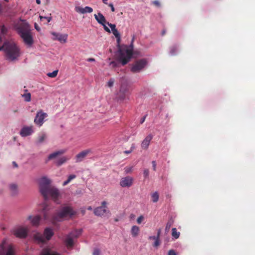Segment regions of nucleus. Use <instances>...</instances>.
Masks as SVG:
<instances>
[{"mask_svg": "<svg viewBox=\"0 0 255 255\" xmlns=\"http://www.w3.org/2000/svg\"><path fill=\"white\" fill-rule=\"evenodd\" d=\"M75 213V211L69 206L62 207L54 214H52L50 207L47 204H44L42 209L44 220L46 221L51 222L54 225L57 222L63 221L67 217H72Z\"/></svg>", "mask_w": 255, "mask_h": 255, "instance_id": "1", "label": "nucleus"}, {"mask_svg": "<svg viewBox=\"0 0 255 255\" xmlns=\"http://www.w3.org/2000/svg\"><path fill=\"white\" fill-rule=\"evenodd\" d=\"M51 181L46 177H42L39 180V189L44 200L51 198L56 204H59L60 193L58 189L50 185Z\"/></svg>", "mask_w": 255, "mask_h": 255, "instance_id": "2", "label": "nucleus"}, {"mask_svg": "<svg viewBox=\"0 0 255 255\" xmlns=\"http://www.w3.org/2000/svg\"><path fill=\"white\" fill-rule=\"evenodd\" d=\"M134 36L132 37L130 45H125L120 48L116 53L117 61L110 62L109 65L112 67H117L120 64L122 65L127 64L130 60L132 56L133 42Z\"/></svg>", "mask_w": 255, "mask_h": 255, "instance_id": "3", "label": "nucleus"}, {"mask_svg": "<svg viewBox=\"0 0 255 255\" xmlns=\"http://www.w3.org/2000/svg\"><path fill=\"white\" fill-rule=\"evenodd\" d=\"M3 51L6 59L12 62L17 60L20 56L19 49L12 40H6L0 46V51Z\"/></svg>", "mask_w": 255, "mask_h": 255, "instance_id": "4", "label": "nucleus"}, {"mask_svg": "<svg viewBox=\"0 0 255 255\" xmlns=\"http://www.w3.org/2000/svg\"><path fill=\"white\" fill-rule=\"evenodd\" d=\"M15 29L24 43L28 47L31 46L33 43V39L31 34L29 25L22 20L15 26Z\"/></svg>", "mask_w": 255, "mask_h": 255, "instance_id": "5", "label": "nucleus"}, {"mask_svg": "<svg viewBox=\"0 0 255 255\" xmlns=\"http://www.w3.org/2000/svg\"><path fill=\"white\" fill-rule=\"evenodd\" d=\"M54 233L50 228H46L42 235L39 233H36L33 235L34 240L39 244H43L49 241L53 236Z\"/></svg>", "mask_w": 255, "mask_h": 255, "instance_id": "6", "label": "nucleus"}, {"mask_svg": "<svg viewBox=\"0 0 255 255\" xmlns=\"http://www.w3.org/2000/svg\"><path fill=\"white\" fill-rule=\"evenodd\" d=\"M0 255H14V251L12 246L7 244V240H3L0 244Z\"/></svg>", "mask_w": 255, "mask_h": 255, "instance_id": "7", "label": "nucleus"}, {"mask_svg": "<svg viewBox=\"0 0 255 255\" xmlns=\"http://www.w3.org/2000/svg\"><path fill=\"white\" fill-rule=\"evenodd\" d=\"M11 232L17 238H25L27 236L28 228L23 226H18L13 228Z\"/></svg>", "mask_w": 255, "mask_h": 255, "instance_id": "8", "label": "nucleus"}, {"mask_svg": "<svg viewBox=\"0 0 255 255\" xmlns=\"http://www.w3.org/2000/svg\"><path fill=\"white\" fill-rule=\"evenodd\" d=\"M147 64V61L145 59L136 60L132 65L131 71L134 73L139 72L144 69Z\"/></svg>", "mask_w": 255, "mask_h": 255, "instance_id": "9", "label": "nucleus"}, {"mask_svg": "<svg viewBox=\"0 0 255 255\" xmlns=\"http://www.w3.org/2000/svg\"><path fill=\"white\" fill-rule=\"evenodd\" d=\"M101 204V206L96 208L94 210V213L97 216H102L107 212H109V211L107 210V202L105 201H103Z\"/></svg>", "mask_w": 255, "mask_h": 255, "instance_id": "10", "label": "nucleus"}, {"mask_svg": "<svg viewBox=\"0 0 255 255\" xmlns=\"http://www.w3.org/2000/svg\"><path fill=\"white\" fill-rule=\"evenodd\" d=\"M51 33L53 36L52 39L53 40H57L63 43L67 42L68 38V35L67 34H61L56 32H52Z\"/></svg>", "mask_w": 255, "mask_h": 255, "instance_id": "11", "label": "nucleus"}, {"mask_svg": "<svg viewBox=\"0 0 255 255\" xmlns=\"http://www.w3.org/2000/svg\"><path fill=\"white\" fill-rule=\"evenodd\" d=\"M47 116V114L43 112L41 110L38 111L34 120V123L39 126H42L44 122V119Z\"/></svg>", "mask_w": 255, "mask_h": 255, "instance_id": "12", "label": "nucleus"}, {"mask_svg": "<svg viewBox=\"0 0 255 255\" xmlns=\"http://www.w3.org/2000/svg\"><path fill=\"white\" fill-rule=\"evenodd\" d=\"M128 85L126 83H124L122 84L119 93H118V97L121 100H124L128 95Z\"/></svg>", "mask_w": 255, "mask_h": 255, "instance_id": "13", "label": "nucleus"}, {"mask_svg": "<svg viewBox=\"0 0 255 255\" xmlns=\"http://www.w3.org/2000/svg\"><path fill=\"white\" fill-rule=\"evenodd\" d=\"M133 179L130 176L122 178L120 182V185L122 187H129L133 184Z\"/></svg>", "mask_w": 255, "mask_h": 255, "instance_id": "14", "label": "nucleus"}, {"mask_svg": "<svg viewBox=\"0 0 255 255\" xmlns=\"http://www.w3.org/2000/svg\"><path fill=\"white\" fill-rule=\"evenodd\" d=\"M153 138V135L151 134H149L145 138L142 140L141 143V147L143 149H147L148 148L151 140Z\"/></svg>", "mask_w": 255, "mask_h": 255, "instance_id": "15", "label": "nucleus"}, {"mask_svg": "<svg viewBox=\"0 0 255 255\" xmlns=\"http://www.w3.org/2000/svg\"><path fill=\"white\" fill-rule=\"evenodd\" d=\"M74 238L72 235L69 233L67 235L64 240V243L68 248H71L74 245Z\"/></svg>", "mask_w": 255, "mask_h": 255, "instance_id": "16", "label": "nucleus"}, {"mask_svg": "<svg viewBox=\"0 0 255 255\" xmlns=\"http://www.w3.org/2000/svg\"><path fill=\"white\" fill-rule=\"evenodd\" d=\"M91 152L90 149H87L82 151L79 153L76 156V162H79L83 160V159Z\"/></svg>", "mask_w": 255, "mask_h": 255, "instance_id": "17", "label": "nucleus"}, {"mask_svg": "<svg viewBox=\"0 0 255 255\" xmlns=\"http://www.w3.org/2000/svg\"><path fill=\"white\" fill-rule=\"evenodd\" d=\"M75 10L76 12L82 14L86 13H91L93 11V8L88 6H85V7L76 6Z\"/></svg>", "mask_w": 255, "mask_h": 255, "instance_id": "18", "label": "nucleus"}, {"mask_svg": "<svg viewBox=\"0 0 255 255\" xmlns=\"http://www.w3.org/2000/svg\"><path fill=\"white\" fill-rule=\"evenodd\" d=\"M33 131L32 127H23L20 131V134L21 136L25 137L30 135L33 133Z\"/></svg>", "mask_w": 255, "mask_h": 255, "instance_id": "19", "label": "nucleus"}, {"mask_svg": "<svg viewBox=\"0 0 255 255\" xmlns=\"http://www.w3.org/2000/svg\"><path fill=\"white\" fill-rule=\"evenodd\" d=\"M40 219L41 218L39 215H36L33 217L30 215L27 218V219L30 220V223L32 225L34 226H38Z\"/></svg>", "mask_w": 255, "mask_h": 255, "instance_id": "20", "label": "nucleus"}, {"mask_svg": "<svg viewBox=\"0 0 255 255\" xmlns=\"http://www.w3.org/2000/svg\"><path fill=\"white\" fill-rule=\"evenodd\" d=\"M47 138V134L44 132H40L37 137V139L36 141V144L37 145H40L43 143Z\"/></svg>", "mask_w": 255, "mask_h": 255, "instance_id": "21", "label": "nucleus"}, {"mask_svg": "<svg viewBox=\"0 0 255 255\" xmlns=\"http://www.w3.org/2000/svg\"><path fill=\"white\" fill-rule=\"evenodd\" d=\"M94 17L97 21L101 25L108 22L104 16L101 12H98V14H95Z\"/></svg>", "mask_w": 255, "mask_h": 255, "instance_id": "22", "label": "nucleus"}, {"mask_svg": "<svg viewBox=\"0 0 255 255\" xmlns=\"http://www.w3.org/2000/svg\"><path fill=\"white\" fill-rule=\"evenodd\" d=\"M40 255H60L57 253L52 251L49 248H46L42 250Z\"/></svg>", "mask_w": 255, "mask_h": 255, "instance_id": "23", "label": "nucleus"}, {"mask_svg": "<svg viewBox=\"0 0 255 255\" xmlns=\"http://www.w3.org/2000/svg\"><path fill=\"white\" fill-rule=\"evenodd\" d=\"M64 152V150H58L50 154L47 157V159L46 160V162H47L49 160L56 158L58 155L63 154Z\"/></svg>", "mask_w": 255, "mask_h": 255, "instance_id": "24", "label": "nucleus"}, {"mask_svg": "<svg viewBox=\"0 0 255 255\" xmlns=\"http://www.w3.org/2000/svg\"><path fill=\"white\" fill-rule=\"evenodd\" d=\"M10 194L12 196H16L18 194L17 186L16 184L12 183L9 185Z\"/></svg>", "mask_w": 255, "mask_h": 255, "instance_id": "25", "label": "nucleus"}, {"mask_svg": "<svg viewBox=\"0 0 255 255\" xmlns=\"http://www.w3.org/2000/svg\"><path fill=\"white\" fill-rule=\"evenodd\" d=\"M130 233L133 238H136L139 233V228L136 225L132 226Z\"/></svg>", "mask_w": 255, "mask_h": 255, "instance_id": "26", "label": "nucleus"}, {"mask_svg": "<svg viewBox=\"0 0 255 255\" xmlns=\"http://www.w3.org/2000/svg\"><path fill=\"white\" fill-rule=\"evenodd\" d=\"M173 222H174V221L171 218L168 221V222L166 224V227H165V232L166 234H167L169 232L170 228L172 226V225H173Z\"/></svg>", "mask_w": 255, "mask_h": 255, "instance_id": "27", "label": "nucleus"}, {"mask_svg": "<svg viewBox=\"0 0 255 255\" xmlns=\"http://www.w3.org/2000/svg\"><path fill=\"white\" fill-rule=\"evenodd\" d=\"M180 234V232H177L176 228H172L171 235L173 239H177L179 238Z\"/></svg>", "mask_w": 255, "mask_h": 255, "instance_id": "28", "label": "nucleus"}, {"mask_svg": "<svg viewBox=\"0 0 255 255\" xmlns=\"http://www.w3.org/2000/svg\"><path fill=\"white\" fill-rule=\"evenodd\" d=\"M82 229H79V230H75L70 233L72 235V236L73 237V238H77L78 237H79L82 233Z\"/></svg>", "mask_w": 255, "mask_h": 255, "instance_id": "29", "label": "nucleus"}, {"mask_svg": "<svg viewBox=\"0 0 255 255\" xmlns=\"http://www.w3.org/2000/svg\"><path fill=\"white\" fill-rule=\"evenodd\" d=\"M178 51V47L177 45H174L170 47L169 54L172 55H175Z\"/></svg>", "mask_w": 255, "mask_h": 255, "instance_id": "30", "label": "nucleus"}, {"mask_svg": "<svg viewBox=\"0 0 255 255\" xmlns=\"http://www.w3.org/2000/svg\"><path fill=\"white\" fill-rule=\"evenodd\" d=\"M76 177V175L74 174L70 175L68 176V179L63 183V186H64L67 185L72 180L75 179Z\"/></svg>", "mask_w": 255, "mask_h": 255, "instance_id": "31", "label": "nucleus"}, {"mask_svg": "<svg viewBox=\"0 0 255 255\" xmlns=\"http://www.w3.org/2000/svg\"><path fill=\"white\" fill-rule=\"evenodd\" d=\"M152 201L154 203H156L158 201L159 194L157 192H155L151 194Z\"/></svg>", "mask_w": 255, "mask_h": 255, "instance_id": "32", "label": "nucleus"}, {"mask_svg": "<svg viewBox=\"0 0 255 255\" xmlns=\"http://www.w3.org/2000/svg\"><path fill=\"white\" fill-rule=\"evenodd\" d=\"M67 160V158L66 157H62L61 158L59 159L56 162V164L58 166H61L62 164H63L64 163H65Z\"/></svg>", "mask_w": 255, "mask_h": 255, "instance_id": "33", "label": "nucleus"}, {"mask_svg": "<svg viewBox=\"0 0 255 255\" xmlns=\"http://www.w3.org/2000/svg\"><path fill=\"white\" fill-rule=\"evenodd\" d=\"M22 97L25 102H30L31 100V95L29 93L23 94L22 95Z\"/></svg>", "mask_w": 255, "mask_h": 255, "instance_id": "34", "label": "nucleus"}, {"mask_svg": "<svg viewBox=\"0 0 255 255\" xmlns=\"http://www.w3.org/2000/svg\"><path fill=\"white\" fill-rule=\"evenodd\" d=\"M58 72V70H54L52 72L47 73V75L50 78H54L57 75Z\"/></svg>", "mask_w": 255, "mask_h": 255, "instance_id": "35", "label": "nucleus"}, {"mask_svg": "<svg viewBox=\"0 0 255 255\" xmlns=\"http://www.w3.org/2000/svg\"><path fill=\"white\" fill-rule=\"evenodd\" d=\"M39 18L41 21L43 19L46 20L47 22H49L52 19V17L51 16H43L41 15H39Z\"/></svg>", "mask_w": 255, "mask_h": 255, "instance_id": "36", "label": "nucleus"}, {"mask_svg": "<svg viewBox=\"0 0 255 255\" xmlns=\"http://www.w3.org/2000/svg\"><path fill=\"white\" fill-rule=\"evenodd\" d=\"M107 24L110 27V28H111L112 31H113L114 30H117V29L116 28V25L115 24H112V23H110L109 22H108L107 23Z\"/></svg>", "mask_w": 255, "mask_h": 255, "instance_id": "37", "label": "nucleus"}, {"mask_svg": "<svg viewBox=\"0 0 255 255\" xmlns=\"http://www.w3.org/2000/svg\"><path fill=\"white\" fill-rule=\"evenodd\" d=\"M133 167L132 166L128 167L127 166L125 168V172L126 173H130L132 171Z\"/></svg>", "mask_w": 255, "mask_h": 255, "instance_id": "38", "label": "nucleus"}, {"mask_svg": "<svg viewBox=\"0 0 255 255\" xmlns=\"http://www.w3.org/2000/svg\"><path fill=\"white\" fill-rule=\"evenodd\" d=\"M6 30H7L6 28L5 27V26L4 25H1L0 26V31H1V34L2 35L5 34Z\"/></svg>", "mask_w": 255, "mask_h": 255, "instance_id": "39", "label": "nucleus"}, {"mask_svg": "<svg viewBox=\"0 0 255 255\" xmlns=\"http://www.w3.org/2000/svg\"><path fill=\"white\" fill-rule=\"evenodd\" d=\"M143 176L146 178L149 176V170L148 169H144L143 170Z\"/></svg>", "mask_w": 255, "mask_h": 255, "instance_id": "40", "label": "nucleus"}, {"mask_svg": "<svg viewBox=\"0 0 255 255\" xmlns=\"http://www.w3.org/2000/svg\"><path fill=\"white\" fill-rule=\"evenodd\" d=\"M117 39V46L118 47V50L123 47L124 46V45H123L122 46L120 47V41H121V36L119 37H117L116 38ZM125 45H124L125 46Z\"/></svg>", "mask_w": 255, "mask_h": 255, "instance_id": "41", "label": "nucleus"}, {"mask_svg": "<svg viewBox=\"0 0 255 255\" xmlns=\"http://www.w3.org/2000/svg\"><path fill=\"white\" fill-rule=\"evenodd\" d=\"M144 217L143 216L141 215L137 219V223L138 224H140L141 223L142 221L143 220Z\"/></svg>", "mask_w": 255, "mask_h": 255, "instance_id": "42", "label": "nucleus"}, {"mask_svg": "<svg viewBox=\"0 0 255 255\" xmlns=\"http://www.w3.org/2000/svg\"><path fill=\"white\" fill-rule=\"evenodd\" d=\"M112 33L114 35V36L116 37V38L121 36L120 34L117 29L112 31Z\"/></svg>", "mask_w": 255, "mask_h": 255, "instance_id": "43", "label": "nucleus"}, {"mask_svg": "<svg viewBox=\"0 0 255 255\" xmlns=\"http://www.w3.org/2000/svg\"><path fill=\"white\" fill-rule=\"evenodd\" d=\"M102 25L103 26V28L106 31L111 33V30L106 26V23H104Z\"/></svg>", "mask_w": 255, "mask_h": 255, "instance_id": "44", "label": "nucleus"}, {"mask_svg": "<svg viewBox=\"0 0 255 255\" xmlns=\"http://www.w3.org/2000/svg\"><path fill=\"white\" fill-rule=\"evenodd\" d=\"M160 245V242H159V239H157V240H155V242L153 244V246L157 247Z\"/></svg>", "mask_w": 255, "mask_h": 255, "instance_id": "45", "label": "nucleus"}, {"mask_svg": "<svg viewBox=\"0 0 255 255\" xmlns=\"http://www.w3.org/2000/svg\"><path fill=\"white\" fill-rule=\"evenodd\" d=\"M168 255H177V254L174 250H170L168 252Z\"/></svg>", "mask_w": 255, "mask_h": 255, "instance_id": "46", "label": "nucleus"}, {"mask_svg": "<svg viewBox=\"0 0 255 255\" xmlns=\"http://www.w3.org/2000/svg\"><path fill=\"white\" fill-rule=\"evenodd\" d=\"M100 250L98 249L94 250V252L93 253V255H100Z\"/></svg>", "mask_w": 255, "mask_h": 255, "instance_id": "47", "label": "nucleus"}, {"mask_svg": "<svg viewBox=\"0 0 255 255\" xmlns=\"http://www.w3.org/2000/svg\"><path fill=\"white\" fill-rule=\"evenodd\" d=\"M152 164L153 170L154 171H155L156 170V163L155 161H152Z\"/></svg>", "mask_w": 255, "mask_h": 255, "instance_id": "48", "label": "nucleus"}, {"mask_svg": "<svg viewBox=\"0 0 255 255\" xmlns=\"http://www.w3.org/2000/svg\"><path fill=\"white\" fill-rule=\"evenodd\" d=\"M108 5L111 7L112 11H113V12L115 11V9L113 4L112 3H110Z\"/></svg>", "mask_w": 255, "mask_h": 255, "instance_id": "49", "label": "nucleus"}, {"mask_svg": "<svg viewBox=\"0 0 255 255\" xmlns=\"http://www.w3.org/2000/svg\"><path fill=\"white\" fill-rule=\"evenodd\" d=\"M113 81H109V82H108V86L109 87H112L113 86Z\"/></svg>", "mask_w": 255, "mask_h": 255, "instance_id": "50", "label": "nucleus"}, {"mask_svg": "<svg viewBox=\"0 0 255 255\" xmlns=\"http://www.w3.org/2000/svg\"><path fill=\"white\" fill-rule=\"evenodd\" d=\"M157 239H158V237H156V236H150L149 237V240H157Z\"/></svg>", "mask_w": 255, "mask_h": 255, "instance_id": "51", "label": "nucleus"}, {"mask_svg": "<svg viewBox=\"0 0 255 255\" xmlns=\"http://www.w3.org/2000/svg\"><path fill=\"white\" fill-rule=\"evenodd\" d=\"M34 27L37 30V31H40V28L37 25V24L36 23H35L34 24Z\"/></svg>", "mask_w": 255, "mask_h": 255, "instance_id": "52", "label": "nucleus"}, {"mask_svg": "<svg viewBox=\"0 0 255 255\" xmlns=\"http://www.w3.org/2000/svg\"><path fill=\"white\" fill-rule=\"evenodd\" d=\"M161 229H159V230H158L157 231V236L156 237H158V239H159L160 238V234H161Z\"/></svg>", "mask_w": 255, "mask_h": 255, "instance_id": "53", "label": "nucleus"}, {"mask_svg": "<svg viewBox=\"0 0 255 255\" xmlns=\"http://www.w3.org/2000/svg\"><path fill=\"white\" fill-rule=\"evenodd\" d=\"M146 115H145V116H144V117H143V118L140 120V124H142V123L144 122V121H145V118H146Z\"/></svg>", "mask_w": 255, "mask_h": 255, "instance_id": "54", "label": "nucleus"}, {"mask_svg": "<svg viewBox=\"0 0 255 255\" xmlns=\"http://www.w3.org/2000/svg\"><path fill=\"white\" fill-rule=\"evenodd\" d=\"M153 3L155 4L157 6H159L160 5V3L157 0H155V1H153Z\"/></svg>", "mask_w": 255, "mask_h": 255, "instance_id": "55", "label": "nucleus"}, {"mask_svg": "<svg viewBox=\"0 0 255 255\" xmlns=\"http://www.w3.org/2000/svg\"><path fill=\"white\" fill-rule=\"evenodd\" d=\"M131 152H132V151L130 149H129V150H125L124 151V153L125 154H128L130 153Z\"/></svg>", "mask_w": 255, "mask_h": 255, "instance_id": "56", "label": "nucleus"}, {"mask_svg": "<svg viewBox=\"0 0 255 255\" xmlns=\"http://www.w3.org/2000/svg\"><path fill=\"white\" fill-rule=\"evenodd\" d=\"M95 61V59L93 58H88L87 59V61H88V62H94Z\"/></svg>", "mask_w": 255, "mask_h": 255, "instance_id": "57", "label": "nucleus"}, {"mask_svg": "<svg viewBox=\"0 0 255 255\" xmlns=\"http://www.w3.org/2000/svg\"><path fill=\"white\" fill-rule=\"evenodd\" d=\"M134 148H135V144L134 143H132L131 144L130 149L132 151L134 149Z\"/></svg>", "mask_w": 255, "mask_h": 255, "instance_id": "58", "label": "nucleus"}, {"mask_svg": "<svg viewBox=\"0 0 255 255\" xmlns=\"http://www.w3.org/2000/svg\"><path fill=\"white\" fill-rule=\"evenodd\" d=\"M12 165H13V166H14V167H18V165H17V164L16 163V162H15V161H13V162H12Z\"/></svg>", "mask_w": 255, "mask_h": 255, "instance_id": "59", "label": "nucleus"}, {"mask_svg": "<svg viewBox=\"0 0 255 255\" xmlns=\"http://www.w3.org/2000/svg\"><path fill=\"white\" fill-rule=\"evenodd\" d=\"M2 5H1V4L0 3V14L2 13Z\"/></svg>", "mask_w": 255, "mask_h": 255, "instance_id": "60", "label": "nucleus"}, {"mask_svg": "<svg viewBox=\"0 0 255 255\" xmlns=\"http://www.w3.org/2000/svg\"><path fill=\"white\" fill-rule=\"evenodd\" d=\"M107 0H102L103 2L106 4H108Z\"/></svg>", "mask_w": 255, "mask_h": 255, "instance_id": "61", "label": "nucleus"}, {"mask_svg": "<svg viewBox=\"0 0 255 255\" xmlns=\"http://www.w3.org/2000/svg\"><path fill=\"white\" fill-rule=\"evenodd\" d=\"M87 209L88 210H92V207L91 206H89L88 208H87Z\"/></svg>", "mask_w": 255, "mask_h": 255, "instance_id": "62", "label": "nucleus"}, {"mask_svg": "<svg viewBox=\"0 0 255 255\" xmlns=\"http://www.w3.org/2000/svg\"><path fill=\"white\" fill-rule=\"evenodd\" d=\"M36 3L38 4L40 3V0H36Z\"/></svg>", "mask_w": 255, "mask_h": 255, "instance_id": "63", "label": "nucleus"}, {"mask_svg": "<svg viewBox=\"0 0 255 255\" xmlns=\"http://www.w3.org/2000/svg\"><path fill=\"white\" fill-rule=\"evenodd\" d=\"M3 37L2 36H0V42L2 41Z\"/></svg>", "mask_w": 255, "mask_h": 255, "instance_id": "64", "label": "nucleus"}]
</instances>
